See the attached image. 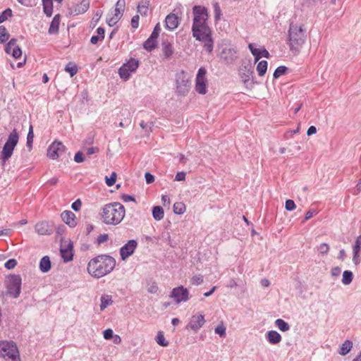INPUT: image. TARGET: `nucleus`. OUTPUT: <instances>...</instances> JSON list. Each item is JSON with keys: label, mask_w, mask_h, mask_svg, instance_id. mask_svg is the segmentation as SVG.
<instances>
[{"label": "nucleus", "mask_w": 361, "mask_h": 361, "mask_svg": "<svg viewBox=\"0 0 361 361\" xmlns=\"http://www.w3.org/2000/svg\"><path fill=\"white\" fill-rule=\"evenodd\" d=\"M9 38V33L4 25L0 26V44L5 43Z\"/></svg>", "instance_id": "obj_38"}, {"label": "nucleus", "mask_w": 361, "mask_h": 361, "mask_svg": "<svg viewBox=\"0 0 361 361\" xmlns=\"http://www.w3.org/2000/svg\"><path fill=\"white\" fill-rule=\"evenodd\" d=\"M140 17L138 15L134 16L131 19V26L133 28L136 29L139 26Z\"/></svg>", "instance_id": "obj_59"}, {"label": "nucleus", "mask_w": 361, "mask_h": 361, "mask_svg": "<svg viewBox=\"0 0 361 361\" xmlns=\"http://www.w3.org/2000/svg\"><path fill=\"white\" fill-rule=\"evenodd\" d=\"M207 70L204 67L199 68L195 79V90L201 94L207 93Z\"/></svg>", "instance_id": "obj_10"}, {"label": "nucleus", "mask_w": 361, "mask_h": 361, "mask_svg": "<svg viewBox=\"0 0 361 361\" xmlns=\"http://www.w3.org/2000/svg\"><path fill=\"white\" fill-rule=\"evenodd\" d=\"M17 40L14 38L11 39L5 47V51L7 54H11L13 48L16 46Z\"/></svg>", "instance_id": "obj_45"}, {"label": "nucleus", "mask_w": 361, "mask_h": 361, "mask_svg": "<svg viewBox=\"0 0 361 361\" xmlns=\"http://www.w3.org/2000/svg\"><path fill=\"white\" fill-rule=\"evenodd\" d=\"M147 289L149 293H156L158 290L157 284L154 281H149L147 283Z\"/></svg>", "instance_id": "obj_44"}, {"label": "nucleus", "mask_w": 361, "mask_h": 361, "mask_svg": "<svg viewBox=\"0 0 361 361\" xmlns=\"http://www.w3.org/2000/svg\"><path fill=\"white\" fill-rule=\"evenodd\" d=\"M166 28L169 30H173L178 27L179 25V18L174 13L169 14L165 19Z\"/></svg>", "instance_id": "obj_20"}, {"label": "nucleus", "mask_w": 361, "mask_h": 361, "mask_svg": "<svg viewBox=\"0 0 361 361\" xmlns=\"http://www.w3.org/2000/svg\"><path fill=\"white\" fill-rule=\"evenodd\" d=\"M275 325L281 331H287L290 329V325L282 319H277L275 321Z\"/></svg>", "instance_id": "obj_35"}, {"label": "nucleus", "mask_w": 361, "mask_h": 361, "mask_svg": "<svg viewBox=\"0 0 361 361\" xmlns=\"http://www.w3.org/2000/svg\"><path fill=\"white\" fill-rule=\"evenodd\" d=\"M82 202L80 199L76 200L75 202H73L71 204V208L75 211L78 212L81 208Z\"/></svg>", "instance_id": "obj_57"}, {"label": "nucleus", "mask_w": 361, "mask_h": 361, "mask_svg": "<svg viewBox=\"0 0 361 361\" xmlns=\"http://www.w3.org/2000/svg\"><path fill=\"white\" fill-rule=\"evenodd\" d=\"M353 251H361V235H360L355 240V245L353 246Z\"/></svg>", "instance_id": "obj_54"}, {"label": "nucleus", "mask_w": 361, "mask_h": 361, "mask_svg": "<svg viewBox=\"0 0 361 361\" xmlns=\"http://www.w3.org/2000/svg\"><path fill=\"white\" fill-rule=\"evenodd\" d=\"M146 183L150 184L154 181V176L149 172H146L145 174Z\"/></svg>", "instance_id": "obj_64"}, {"label": "nucleus", "mask_w": 361, "mask_h": 361, "mask_svg": "<svg viewBox=\"0 0 361 361\" xmlns=\"http://www.w3.org/2000/svg\"><path fill=\"white\" fill-rule=\"evenodd\" d=\"M17 265V261L15 259H8L4 264L7 269H12Z\"/></svg>", "instance_id": "obj_50"}, {"label": "nucleus", "mask_w": 361, "mask_h": 361, "mask_svg": "<svg viewBox=\"0 0 361 361\" xmlns=\"http://www.w3.org/2000/svg\"><path fill=\"white\" fill-rule=\"evenodd\" d=\"M11 54H12L13 57H14L15 59H18L22 55V51H21L20 48L18 45L16 44V46L13 48Z\"/></svg>", "instance_id": "obj_48"}, {"label": "nucleus", "mask_w": 361, "mask_h": 361, "mask_svg": "<svg viewBox=\"0 0 361 361\" xmlns=\"http://www.w3.org/2000/svg\"><path fill=\"white\" fill-rule=\"evenodd\" d=\"M137 247V242L135 240H128L123 246L120 248L121 259L123 261L126 260L131 256Z\"/></svg>", "instance_id": "obj_12"}, {"label": "nucleus", "mask_w": 361, "mask_h": 361, "mask_svg": "<svg viewBox=\"0 0 361 361\" xmlns=\"http://www.w3.org/2000/svg\"><path fill=\"white\" fill-rule=\"evenodd\" d=\"M353 279V272L350 271H344L343 273L342 283L344 285H349Z\"/></svg>", "instance_id": "obj_37"}, {"label": "nucleus", "mask_w": 361, "mask_h": 361, "mask_svg": "<svg viewBox=\"0 0 361 361\" xmlns=\"http://www.w3.org/2000/svg\"><path fill=\"white\" fill-rule=\"evenodd\" d=\"M317 250L322 255H325L328 253L329 247L326 243H322L319 245V246H318Z\"/></svg>", "instance_id": "obj_49"}, {"label": "nucleus", "mask_w": 361, "mask_h": 361, "mask_svg": "<svg viewBox=\"0 0 361 361\" xmlns=\"http://www.w3.org/2000/svg\"><path fill=\"white\" fill-rule=\"evenodd\" d=\"M140 126L145 131L147 134H149L150 132H152L154 123L152 121L145 123L144 121H142L140 123Z\"/></svg>", "instance_id": "obj_42"}, {"label": "nucleus", "mask_w": 361, "mask_h": 361, "mask_svg": "<svg viewBox=\"0 0 361 361\" xmlns=\"http://www.w3.org/2000/svg\"><path fill=\"white\" fill-rule=\"evenodd\" d=\"M216 334H219L221 337L226 336V327L222 326H218L214 330Z\"/></svg>", "instance_id": "obj_53"}, {"label": "nucleus", "mask_w": 361, "mask_h": 361, "mask_svg": "<svg viewBox=\"0 0 361 361\" xmlns=\"http://www.w3.org/2000/svg\"><path fill=\"white\" fill-rule=\"evenodd\" d=\"M237 51L231 47H225L220 54V59L226 64H231L237 59Z\"/></svg>", "instance_id": "obj_13"}, {"label": "nucleus", "mask_w": 361, "mask_h": 361, "mask_svg": "<svg viewBox=\"0 0 361 361\" xmlns=\"http://www.w3.org/2000/svg\"><path fill=\"white\" fill-rule=\"evenodd\" d=\"M265 338L271 345H276L281 341L282 337L276 331L271 330L266 333Z\"/></svg>", "instance_id": "obj_22"}, {"label": "nucleus", "mask_w": 361, "mask_h": 361, "mask_svg": "<svg viewBox=\"0 0 361 361\" xmlns=\"http://www.w3.org/2000/svg\"><path fill=\"white\" fill-rule=\"evenodd\" d=\"M353 348V342L350 340H346L341 345L338 353L341 355H347Z\"/></svg>", "instance_id": "obj_27"}, {"label": "nucleus", "mask_w": 361, "mask_h": 361, "mask_svg": "<svg viewBox=\"0 0 361 361\" xmlns=\"http://www.w3.org/2000/svg\"><path fill=\"white\" fill-rule=\"evenodd\" d=\"M204 316L202 314L193 315L190 322L187 324L186 329L197 332L204 324Z\"/></svg>", "instance_id": "obj_14"}, {"label": "nucleus", "mask_w": 361, "mask_h": 361, "mask_svg": "<svg viewBox=\"0 0 361 361\" xmlns=\"http://www.w3.org/2000/svg\"><path fill=\"white\" fill-rule=\"evenodd\" d=\"M185 179V173L183 171L178 172L175 176L176 181H183Z\"/></svg>", "instance_id": "obj_62"}, {"label": "nucleus", "mask_w": 361, "mask_h": 361, "mask_svg": "<svg viewBox=\"0 0 361 361\" xmlns=\"http://www.w3.org/2000/svg\"><path fill=\"white\" fill-rule=\"evenodd\" d=\"M248 48L252 54L255 56V62L258 61L261 57H264L267 59L270 57V54L266 49L260 50L259 49L255 48L253 44L252 43L248 44Z\"/></svg>", "instance_id": "obj_18"}, {"label": "nucleus", "mask_w": 361, "mask_h": 361, "mask_svg": "<svg viewBox=\"0 0 361 361\" xmlns=\"http://www.w3.org/2000/svg\"><path fill=\"white\" fill-rule=\"evenodd\" d=\"M139 66V61L130 58L126 63H123L118 70V74L121 79L126 81L129 80L132 73L135 72Z\"/></svg>", "instance_id": "obj_8"}, {"label": "nucleus", "mask_w": 361, "mask_h": 361, "mask_svg": "<svg viewBox=\"0 0 361 361\" xmlns=\"http://www.w3.org/2000/svg\"><path fill=\"white\" fill-rule=\"evenodd\" d=\"M35 229L39 235H50L52 233V229L47 221L37 223L35 226Z\"/></svg>", "instance_id": "obj_21"}, {"label": "nucleus", "mask_w": 361, "mask_h": 361, "mask_svg": "<svg viewBox=\"0 0 361 361\" xmlns=\"http://www.w3.org/2000/svg\"><path fill=\"white\" fill-rule=\"evenodd\" d=\"M152 216L157 221H160L164 218V212L161 207L155 206L152 208Z\"/></svg>", "instance_id": "obj_29"}, {"label": "nucleus", "mask_w": 361, "mask_h": 361, "mask_svg": "<svg viewBox=\"0 0 361 361\" xmlns=\"http://www.w3.org/2000/svg\"><path fill=\"white\" fill-rule=\"evenodd\" d=\"M157 343L163 347H166L169 345V342L166 341L164 336L161 331H159L157 336L156 337Z\"/></svg>", "instance_id": "obj_40"}, {"label": "nucleus", "mask_w": 361, "mask_h": 361, "mask_svg": "<svg viewBox=\"0 0 361 361\" xmlns=\"http://www.w3.org/2000/svg\"><path fill=\"white\" fill-rule=\"evenodd\" d=\"M188 294L189 293L187 288L179 286L172 290L170 296L174 298L177 303H180L181 302H185L189 299Z\"/></svg>", "instance_id": "obj_15"}, {"label": "nucleus", "mask_w": 361, "mask_h": 361, "mask_svg": "<svg viewBox=\"0 0 361 361\" xmlns=\"http://www.w3.org/2000/svg\"><path fill=\"white\" fill-rule=\"evenodd\" d=\"M100 300V310L102 311L104 310L108 306L111 305L113 303L111 296L108 295H102L101 297Z\"/></svg>", "instance_id": "obj_30"}, {"label": "nucleus", "mask_w": 361, "mask_h": 361, "mask_svg": "<svg viewBox=\"0 0 361 361\" xmlns=\"http://www.w3.org/2000/svg\"><path fill=\"white\" fill-rule=\"evenodd\" d=\"M176 92L179 95H185L190 90V81L188 74L182 71L176 75Z\"/></svg>", "instance_id": "obj_9"}, {"label": "nucleus", "mask_w": 361, "mask_h": 361, "mask_svg": "<svg viewBox=\"0 0 361 361\" xmlns=\"http://www.w3.org/2000/svg\"><path fill=\"white\" fill-rule=\"evenodd\" d=\"M125 5V0H118L116 4L115 8L119 9L121 11H124Z\"/></svg>", "instance_id": "obj_63"}, {"label": "nucleus", "mask_w": 361, "mask_h": 361, "mask_svg": "<svg viewBox=\"0 0 361 361\" xmlns=\"http://www.w3.org/2000/svg\"><path fill=\"white\" fill-rule=\"evenodd\" d=\"M73 245L69 242L67 245H61L60 252L63 261L67 262L73 259Z\"/></svg>", "instance_id": "obj_16"}, {"label": "nucleus", "mask_w": 361, "mask_h": 361, "mask_svg": "<svg viewBox=\"0 0 361 361\" xmlns=\"http://www.w3.org/2000/svg\"><path fill=\"white\" fill-rule=\"evenodd\" d=\"M149 5V4L147 1H141L137 6V12L140 13L142 16H147Z\"/></svg>", "instance_id": "obj_33"}, {"label": "nucleus", "mask_w": 361, "mask_h": 361, "mask_svg": "<svg viewBox=\"0 0 361 361\" xmlns=\"http://www.w3.org/2000/svg\"><path fill=\"white\" fill-rule=\"evenodd\" d=\"M161 32V27L159 23H157L155 27H154V30L149 37H151L152 39H157L158 38L159 33Z\"/></svg>", "instance_id": "obj_47"}, {"label": "nucleus", "mask_w": 361, "mask_h": 361, "mask_svg": "<svg viewBox=\"0 0 361 361\" xmlns=\"http://www.w3.org/2000/svg\"><path fill=\"white\" fill-rule=\"evenodd\" d=\"M0 356L7 361H20L18 347L12 341H0Z\"/></svg>", "instance_id": "obj_5"}, {"label": "nucleus", "mask_w": 361, "mask_h": 361, "mask_svg": "<svg viewBox=\"0 0 361 361\" xmlns=\"http://www.w3.org/2000/svg\"><path fill=\"white\" fill-rule=\"evenodd\" d=\"M162 51L164 56L169 59L173 54L172 44L167 41H164L162 42Z\"/></svg>", "instance_id": "obj_26"}, {"label": "nucleus", "mask_w": 361, "mask_h": 361, "mask_svg": "<svg viewBox=\"0 0 361 361\" xmlns=\"http://www.w3.org/2000/svg\"><path fill=\"white\" fill-rule=\"evenodd\" d=\"M157 46V39H152L149 37L143 44V47L147 51H151Z\"/></svg>", "instance_id": "obj_31"}, {"label": "nucleus", "mask_w": 361, "mask_h": 361, "mask_svg": "<svg viewBox=\"0 0 361 361\" xmlns=\"http://www.w3.org/2000/svg\"><path fill=\"white\" fill-rule=\"evenodd\" d=\"M34 140L33 127L32 125L30 126L29 131L27 135L26 146L28 150L30 152L32 149V143Z\"/></svg>", "instance_id": "obj_32"}, {"label": "nucleus", "mask_w": 361, "mask_h": 361, "mask_svg": "<svg viewBox=\"0 0 361 361\" xmlns=\"http://www.w3.org/2000/svg\"><path fill=\"white\" fill-rule=\"evenodd\" d=\"M43 11L47 16L50 17L53 12V0H42Z\"/></svg>", "instance_id": "obj_28"}, {"label": "nucleus", "mask_w": 361, "mask_h": 361, "mask_svg": "<svg viewBox=\"0 0 361 361\" xmlns=\"http://www.w3.org/2000/svg\"><path fill=\"white\" fill-rule=\"evenodd\" d=\"M18 140L19 133L16 129H13L8 135V139L3 147L1 151L2 160L6 161L11 157L13 150L18 143Z\"/></svg>", "instance_id": "obj_7"}, {"label": "nucleus", "mask_w": 361, "mask_h": 361, "mask_svg": "<svg viewBox=\"0 0 361 361\" xmlns=\"http://www.w3.org/2000/svg\"><path fill=\"white\" fill-rule=\"evenodd\" d=\"M60 21H61L60 14L55 15L50 23V26L49 28L48 32L50 35H55L59 32Z\"/></svg>", "instance_id": "obj_24"}, {"label": "nucleus", "mask_w": 361, "mask_h": 361, "mask_svg": "<svg viewBox=\"0 0 361 361\" xmlns=\"http://www.w3.org/2000/svg\"><path fill=\"white\" fill-rule=\"evenodd\" d=\"M193 23L192 32L196 40L202 42L208 53L214 48V40L212 37V30L207 23L208 20L207 9L204 6H195L192 8Z\"/></svg>", "instance_id": "obj_1"}, {"label": "nucleus", "mask_w": 361, "mask_h": 361, "mask_svg": "<svg viewBox=\"0 0 361 361\" xmlns=\"http://www.w3.org/2000/svg\"><path fill=\"white\" fill-rule=\"evenodd\" d=\"M103 336L105 339L110 340L111 338H113L114 332H113L112 329H107L104 331Z\"/></svg>", "instance_id": "obj_60"}, {"label": "nucleus", "mask_w": 361, "mask_h": 361, "mask_svg": "<svg viewBox=\"0 0 361 361\" xmlns=\"http://www.w3.org/2000/svg\"><path fill=\"white\" fill-rule=\"evenodd\" d=\"M191 283L193 285H200L203 283V276L201 275L194 276L191 279Z\"/></svg>", "instance_id": "obj_52"}, {"label": "nucleus", "mask_w": 361, "mask_h": 361, "mask_svg": "<svg viewBox=\"0 0 361 361\" xmlns=\"http://www.w3.org/2000/svg\"><path fill=\"white\" fill-rule=\"evenodd\" d=\"M5 283L7 294L14 299L18 298L21 293V276L17 274H11L6 278Z\"/></svg>", "instance_id": "obj_6"}, {"label": "nucleus", "mask_w": 361, "mask_h": 361, "mask_svg": "<svg viewBox=\"0 0 361 361\" xmlns=\"http://www.w3.org/2000/svg\"><path fill=\"white\" fill-rule=\"evenodd\" d=\"M102 15V12L100 11H97L93 17L91 23L92 24V26L94 27L95 25L98 23V21L100 20Z\"/></svg>", "instance_id": "obj_55"}, {"label": "nucleus", "mask_w": 361, "mask_h": 361, "mask_svg": "<svg viewBox=\"0 0 361 361\" xmlns=\"http://www.w3.org/2000/svg\"><path fill=\"white\" fill-rule=\"evenodd\" d=\"M253 69L251 66H245L244 72L240 73L241 78L245 85L251 84L253 81Z\"/></svg>", "instance_id": "obj_23"}, {"label": "nucleus", "mask_w": 361, "mask_h": 361, "mask_svg": "<svg viewBox=\"0 0 361 361\" xmlns=\"http://www.w3.org/2000/svg\"><path fill=\"white\" fill-rule=\"evenodd\" d=\"M84 154L82 152L79 151L75 154L74 161L76 163H82L84 161Z\"/></svg>", "instance_id": "obj_56"}, {"label": "nucleus", "mask_w": 361, "mask_h": 361, "mask_svg": "<svg viewBox=\"0 0 361 361\" xmlns=\"http://www.w3.org/2000/svg\"><path fill=\"white\" fill-rule=\"evenodd\" d=\"M360 252L353 251V262L355 265H357L360 262L361 256L360 255Z\"/></svg>", "instance_id": "obj_58"}, {"label": "nucleus", "mask_w": 361, "mask_h": 361, "mask_svg": "<svg viewBox=\"0 0 361 361\" xmlns=\"http://www.w3.org/2000/svg\"><path fill=\"white\" fill-rule=\"evenodd\" d=\"M267 61H261L258 63L257 66V71L259 76H263L267 72Z\"/></svg>", "instance_id": "obj_36"}, {"label": "nucleus", "mask_w": 361, "mask_h": 361, "mask_svg": "<svg viewBox=\"0 0 361 361\" xmlns=\"http://www.w3.org/2000/svg\"><path fill=\"white\" fill-rule=\"evenodd\" d=\"M90 7L89 0H82L81 2L71 8V13L78 16L85 13Z\"/></svg>", "instance_id": "obj_17"}, {"label": "nucleus", "mask_w": 361, "mask_h": 361, "mask_svg": "<svg viewBox=\"0 0 361 361\" xmlns=\"http://www.w3.org/2000/svg\"><path fill=\"white\" fill-rule=\"evenodd\" d=\"M116 263V259L110 255H100L89 262L87 269L92 276L99 279L111 273Z\"/></svg>", "instance_id": "obj_2"}, {"label": "nucleus", "mask_w": 361, "mask_h": 361, "mask_svg": "<svg viewBox=\"0 0 361 361\" xmlns=\"http://www.w3.org/2000/svg\"><path fill=\"white\" fill-rule=\"evenodd\" d=\"M126 210L119 202H112L105 204L100 213L102 221L107 225H118L123 219Z\"/></svg>", "instance_id": "obj_3"}, {"label": "nucleus", "mask_w": 361, "mask_h": 361, "mask_svg": "<svg viewBox=\"0 0 361 361\" xmlns=\"http://www.w3.org/2000/svg\"><path fill=\"white\" fill-rule=\"evenodd\" d=\"M286 209L288 211H293L295 209L296 205L293 200H287L285 204Z\"/></svg>", "instance_id": "obj_51"}, {"label": "nucleus", "mask_w": 361, "mask_h": 361, "mask_svg": "<svg viewBox=\"0 0 361 361\" xmlns=\"http://www.w3.org/2000/svg\"><path fill=\"white\" fill-rule=\"evenodd\" d=\"M51 261L48 256L43 257L39 262V269L43 273H47L51 269Z\"/></svg>", "instance_id": "obj_25"}, {"label": "nucleus", "mask_w": 361, "mask_h": 361, "mask_svg": "<svg viewBox=\"0 0 361 361\" xmlns=\"http://www.w3.org/2000/svg\"><path fill=\"white\" fill-rule=\"evenodd\" d=\"M116 173L113 172L110 177H106V183L108 186H112L115 184L116 180Z\"/></svg>", "instance_id": "obj_46"}, {"label": "nucleus", "mask_w": 361, "mask_h": 361, "mask_svg": "<svg viewBox=\"0 0 361 361\" xmlns=\"http://www.w3.org/2000/svg\"><path fill=\"white\" fill-rule=\"evenodd\" d=\"M12 10L9 8H6L0 14V24L6 21L9 17L12 16Z\"/></svg>", "instance_id": "obj_43"}, {"label": "nucleus", "mask_w": 361, "mask_h": 361, "mask_svg": "<svg viewBox=\"0 0 361 361\" xmlns=\"http://www.w3.org/2000/svg\"><path fill=\"white\" fill-rule=\"evenodd\" d=\"M119 20L113 15V16L106 18V23L111 27L115 25Z\"/></svg>", "instance_id": "obj_61"}, {"label": "nucleus", "mask_w": 361, "mask_h": 361, "mask_svg": "<svg viewBox=\"0 0 361 361\" xmlns=\"http://www.w3.org/2000/svg\"><path fill=\"white\" fill-rule=\"evenodd\" d=\"M63 221L71 228H74L77 223L75 221V215L69 210L63 211L61 214Z\"/></svg>", "instance_id": "obj_19"}, {"label": "nucleus", "mask_w": 361, "mask_h": 361, "mask_svg": "<svg viewBox=\"0 0 361 361\" xmlns=\"http://www.w3.org/2000/svg\"><path fill=\"white\" fill-rule=\"evenodd\" d=\"M66 150V147L61 142L54 141L47 149V156L52 159H56Z\"/></svg>", "instance_id": "obj_11"}, {"label": "nucleus", "mask_w": 361, "mask_h": 361, "mask_svg": "<svg viewBox=\"0 0 361 361\" xmlns=\"http://www.w3.org/2000/svg\"><path fill=\"white\" fill-rule=\"evenodd\" d=\"M287 67L284 66H279L278 68H276V70L274 72V78L276 79L281 77V75H285L287 71Z\"/></svg>", "instance_id": "obj_41"}, {"label": "nucleus", "mask_w": 361, "mask_h": 361, "mask_svg": "<svg viewBox=\"0 0 361 361\" xmlns=\"http://www.w3.org/2000/svg\"><path fill=\"white\" fill-rule=\"evenodd\" d=\"M306 38V30L302 25L290 23L288 30V44L293 53L298 54L300 51Z\"/></svg>", "instance_id": "obj_4"}, {"label": "nucleus", "mask_w": 361, "mask_h": 361, "mask_svg": "<svg viewBox=\"0 0 361 361\" xmlns=\"http://www.w3.org/2000/svg\"><path fill=\"white\" fill-rule=\"evenodd\" d=\"M173 210L176 214H183L185 212L186 207L184 203L177 202L173 204Z\"/></svg>", "instance_id": "obj_34"}, {"label": "nucleus", "mask_w": 361, "mask_h": 361, "mask_svg": "<svg viewBox=\"0 0 361 361\" xmlns=\"http://www.w3.org/2000/svg\"><path fill=\"white\" fill-rule=\"evenodd\" d=\"M65 71L70 73V75L73 77L78 73L77 66L72 62H69L65 67Z\"/></svg>", "instance_id": "obj_39"}]
</instances>
